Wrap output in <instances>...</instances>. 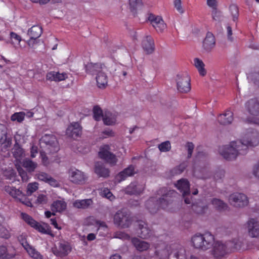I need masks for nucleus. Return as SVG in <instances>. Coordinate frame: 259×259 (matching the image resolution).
<instances>
[{
	"label": "nucleus",
	"instance_id": "nucleus-1",
	"mask_svg": "<svg viewBox=\"0 0 259 259\" xmlns=\"http://www.w3.org/2000/svg\"><path fill=\"white\" fill-rule=\"evenodd\" d=\"M259 144L258 133L250 130L241 139L230 142L220 149V153L226 160L235 161L240 156L245 155L249 147H255Z\"/></svg>",
	"mask_w": 259,
	"mask_h": 259
},
{
	"label": "nucleus",
	"instance_id": "nucleus-2",
	"mask_svg": "<svg viewBox=\"0 0 259 259\" xmlns=\"http://www.w3.org/2000/svg\"><path fill=\"white\" fill-rule=\"evenodd\" d=\"M161 197L155 201L154 197L150 198L146 202V206L151 213H154L159 208L166 209L178 195L175 190L167 191L166 188H162L158 192Z\"/></svg>",
	"mask_w": 259,
	"mask_h": 259
},
{
	"label": "nucleus",
	"instance_id": "nucleus-3",
	"mask_svg": "<svg viewBox=\"0 0 259 259\" xmlns=\"http://www.w3.org/2000/svg\"><path fill=\"white\" fill-rule=\"evenodd\" d=\"M5 191L17 201L21 202L27 206H31L32 203L26 196L19 189L13 186H5Z\"/></svg>",
	"mask_w": 259,
	"mask_h": 259
},
{
	"label": "nucleus",
	"instance_id": "nucleus-4",
	"mask_svg": "<svg viewBox=\"0 0 259 259\" xmlns=\"http://www.w3.org/2000/svg\"><path fill=\"white\" fill-rule=\"evenodd\" d=\"M114 223L121 228H126L131 225L132 219L128 212L122 209L117 211L114 215Z\"/></svg>",
	"mask_w": 259,
	"mask_h": 259
},
{
	"label": "nucleus",
	"instance_id": "nucleus-5",
	"mask_svg": "<svg viewBox=\"0 0 259 259\" xmlns=\"http://www.w3.org/2000/svg\"><path fill=\"white\" fill-rule=\"evenodd\" d=\"M40 145L42 148H46L51 152L59 150L58 143L56 137L52 134H46L40 139Z\"/></svg>",
	"mask_w": 259,
	"mask_h": 259
},
{
	"label": "nucleus",
	"instance_id": "nucleus-6",
	"mask_svg": "<svg viewBox=\"0 0 259 259\" xmlns=\"http://www.w3.org/2000/svg\"><path fill=\"white\" fill-rule=\"evenodd\" d=\"M178 90L181 93H186L191 90L190 78L186 73H179L176 79Z\"/></svg>",
	"mask_w": 259,
	"mask_h": 259
},
{
	"label": "nucleus",
	"instance_id": "nucleus-7",
	"mask_svg": "<svg viewBox=\"0 0 259 259\" xmlns=\"http://www.w3.org/2000/svg\"><path fill=\"white\" fill-rule=\"evenodd\" d=\"M169 257L176 259H187L186 251L183 246L178 243L171 244L166 247Z\"/></svg>",
	"mask_w": 259,
	"mask_h": 259
},
{
	"label": "nucleus",
	"instance_id": "nucleus-8",
	"mask_svg": "<svg viewBox=\"0 0 259 259\" xmlns=\"http://www.w3.org/2000/svg\"><path fill=\"white\" fill-rule=\"evenodd\" d=\"M229 202L233 206L243 207L248 204V199L243 193L236 192L229 196Z\"/></svg>",
	"mask_w": 259,
	"mask_h": 259
},
{
	"label": "nucleus",
	"instance_id": "nucleus-9",
	"mask_svg": "<svg viewBox=\"0 0 259 259\" xmlns=\"http://www.w3.org/2000/svg\"><path fill=\"white\" fill-rule=\"evenodd\" d=\"M69 176L70 181L77 185L84 184L88 179V176L84 172L77 169H70Z\"/></svg>",
	"mask_w": 259,
	"mask_h": 259
},
{
	"label": "nucleus",
	"instance_id": "nucleus-10",
	"mask_svg": "<svg viewBox=\"0 0 259 259\" xmlns=\"http://www.w3.org/2000/svg\"><path fill=\"white\" fill-rule=\"evenodd\" d=\"M211 250V254L215 258L221 259L224 257L228 253L227 246L221 242H214Z\"/></svg>",
	"mask_w": 259,
	"mask_h": 259
},
{
	"label": "nucleus",
	"instance_id": "nucleus-11",
	"mask_svg": "<svg viewBox=\"0 0 259 259\" xmlns=\"http://www.w3.org/2000/svg\"><path fill=\"white\" fill-rule=\"evenodd\" d=\"M99 157L102 159L115 162L117 160L115 155L110 151V147L108 145H104L100 147L98 152Z\"/></svg>",
	"mask_w": 259,
	"mask_h": 259
},
{
	"label": "nucleus",
	"instance_id": "nucleus-12",
	"mask_svg": "<svg viewBox=\"0 0 259 259\" xmlns=\"http://www.w3.org/2000/svg\"><path fill=\"white\" fill-rule=\"evenodd\" d=\"M137 172L135 166L131 164L115 176V182L120 183L121 181L125 180L127 177L133 176Z\"/></svg>",
	"mask_w": 259,
	"mask_h": 259
},
{
	"label": "nucleus",
	"instance_id": "nucleus-13",
	"mask_svg": "<svg viewBox=\"0 0 259 259\" xmlns=\"http://www.w3.org/2000/svg\"><path fill=\"white\" fill-rule=\"evenodd\" d=\"M153 27L158 32H162L166 28V25L160 16L150 15L148 18Z\"/></svg>",
	"mask_w": 259,
	"mask_h": 259
},
{
	"label": "nucleus",
	"instance_id": "nucleus-14",
	"mask_svg": "<svg viewBox=\"0 0 259 259\" xmlns=\"http://www.w3.org/2000/svg\"><path fill=\"white\" fill-rule=\"evenodd\" d=\"M82 128L78 122H72L66 130V135L73 139H75L81 136Z\"/></svg>",
	"mask_w": 259,
	"mask_h": 259
},
{
	"label": "nucleus",
	"instance_id": "nucleus-15",
	"mask_svg": "<svg viewBox=\"0 0 259 259\" xmlns=\"http://www.w3.org/2000/svg\"><path fill=\"white\" fill-rule=\"evenodd\" d=\"M245 107L251 115H259V99L254 98L249 100L246 103Z\"/></svg>",
	"mask_w": 259,
	"mask_h": 259
},
{
	"label": "nucleus",
	"instance_id": "nucleus-16",
	"mask_svg": "<svg viewBox=\"0 0 259 259\" xmlns=\"http://www.w3.org/2000/svg\"><path fill=\"white\" fill-rule=\"evenodd\" d=\"M249 235L253 238L259 237V222L254 219H250L247 222Z\"/></svg>",
	"mask_w": 259,
	"mask_h": 259
},
{
	"label": "nucleus",
	"instance_id": "nucleus-17",
	"mask_svg": "<svg viewBox=\"0 0 259 259\" xmlns=\"http://www.w3.org/2000/svg\"><path fill=\"white\" fill-rule=\"evenodd\" d=\"M142 46L148 54H152L155 50L154 41L150 35H146L143 39Z\"/></svg>",
	"mask_w": 259,
	"mask_h": 259
},
{
	"label": "nucleus",
	"instance_id": "nucleus-18",
	"mask_svg": "<svg viewBox=\"0 0 259 259\" xmlns=\"http://www.w3.org/2000/svg\"><path fill=\"white\" fill-rule=\"evenodd\" d=\"M175 186L182 193L183 197H185L186 195H190V183L187 179H181L178 180Z\"/></svg>",
	"mask_w": 259,
	"mask_h": 259
},
{
	"label": "nucleus",
	"instance_id": "nucleus-19",
	"mask_svg": "<svg viewBox=\"0 0 259 259\" xmlns=\"http://www.w3.org/2000/svg\"><path fill=\"white\" fill-rule=\"evenodd\" d=\"M37 179L39 181H43L48 183L50 185L54 187H57L59 186V183L55 179L51 176L44 172H39L36 175Z\"/></svg>",
	"mask_w": 259,
	"mask_h": 259
},
{
	"label": "nucleus",
	"instance_id": "nucleus-20",
	"mask_svg": "<svg viewBox=\"0 0 259 259\" xmlns=\"http://www.w3.org/2000/svg\"><path fill=\"white\" fill-rule=\"evenodd\" d=\"M138 223L139 229V232H138L139 237L143 239L149 238L152 234V230L148 227L147 224L145 222L139 221Z\"/></svg>",
	"mask_w": 259,
	"mask_h": 259
},
{
	"label": "nucleus",
	"instance_id": "nucleus-21",
	"mask_svg": "<svg viewBox=\"0 0 259 259\" xmlns=\"http://www.w3.org/2000/svg\"><path fill=\"white\" fill-rule=\"evenodd\" d=\"M144 187L137 182L131 183L125 190L126 194L130 195H139L144 190Z\"/></svg>",
	"mask_w": 259,
	"mask_h": 259
},
{
	"label": "nucleus",
	"instance_id": "nucleus-22",
	"mask_svg": "<svg viewBox=\"0 0 259 259\" xmlns=\"http://www.w3.org/2000/svg\"><path fill=\"white\" fill-rule=\"evenodd\" d=\"M202 238L204 239H203L202 244L203 245V247H201V250L205 251L209 248H210L213 245L214 243V237L209 232H205L204 234H202Z\"/></svg>",
	"mask_w": 259,
	"mask_h": 259
},
{
	"label": "nucleus",
	"instance_id": "nucleus-23",
	"mask_svg": "<svg viewBox=\"0 0 259 259\" xmlns=\"http://www.w3.org/2000/svg\"><path fill=\"white\" fill-rule=\"evenodd\" d=\"M215 45V39L214 35L212 33L208 32L203 42L204 49L209 52L214 47Z\"/></svg>",
	"mask_w": 259,
	"mask_h": 259
},
{
	"label": "nucleus",
	"instance_id": "nucleus-24",
	"mask_svg": "<svg viewBox=\"0 0 259 259\" xmlns=\"http://www.w3.org/2000/svg\"><path fill=\"white\" fill-rule=\"evenodd\" d=\"M87 72L91 74H98L101 71H106V68L101 64L90 63L86 65Z\"/></svg>",
	"mask_w": 259,
	"mask_h": 259
},
{
	"label": "nucleus",
	"instance_id": "nucleus-25",
	"mask_svg": "<svg viewBox=\"0 0 259 259\" xmlns=\"http://www.w3.org/2000/svg\"><path fill=\"white\" fill-rule=\"evenodd\" d=\"M218 120L221 124L227 125L230 124L233 120V114L231 111L227 110L224 113L220 114Z\"/></svg>",
	"mask_w": 259,
	"mask_h": 259
},
{
	"label": "nucleus",
	"instance_id": "nucleus-26",
	"mask_svg": "<svg viewBox=\"0 0 259 259\" xmlns=\"http://www.w3.org/2000/svg\"><path fill=\"white\" fill-rule=\"evenodd\" d=\"M132 243L136 249L140 252L146 251L150 247V244L148 242L141 240L137 238H133Z\"/></svg>",
	"mask_w": 259,
	"mask_h": 259
},
{
	"label": "nucleus",
	"instance_id": "nucleus-27",
	"mask_svg": "<svg viewBox=\"0 0 259 259\" xmlns=\"http://www.w3.org/2000/svg\"><path fill=\"white\" fill-rule=\"evenodd\" d=\"M67 77V75L65 73H59V72L51 71L47 74L46 78L47 80L50 81H60L65 79Z\"/></svg>",
	"mask_w": 259,
	"mask_h": 259
},
{
	"label": "nucleus",
	"instance_id": "nucleus-28",
	"mask_svg": "<svg viewBox=\"0 0 259 259\" xmlns=\"http://www.w3.org/2000/svg\"><path fill=\"white\" fill-rule=\"evenodd\" d=\"M72 250L70 244L66 241L60 242L59 243V255L61 256H67Z\"/></svg>",
	"mask_w": 259,
	"mask_h": 259
},
{
	"label": "nucleus",
	"instance_id": "nucleus-29",
	"mask_svg": "<svg viewBox=\"0 0 259 259\" xmlns=\"http://www.w3.org/2000/svg\"><path fill=\"white\" fill-rule=\"evenodd\" d=\"M211 204L217 210L220 212L227 210L229 208L227 203L224 202V201L218 198L212 199Z\"/></svg>",
	"mask_w": 259,
	"mask_h": 259
},
{
	"label": "nucleus",
	"instance_id": "nucleus-30",
	"mask_svg": "<svg viewBox=\"0 0 259 259\" xmlns=\"http://www.w3.org/2000/svg\"><path fill=\"white\" fill-rule=\"evenodd\" d=\"M117 114L110 111H105L104 113L103 120L105 124L107 125H113L116 121Z\"/></svg>",
	"mask_w": 259,
	"mask_h": 259
},
{
	"label": "nucleus",
	"instance_id": "nucleus-31",
	"mask_svg": "<svg viewBox=\"0 0 259 259\" xmlns=\"http://www.w3.org/2000/svg\"><path fill=\"white\" fill-rule=\"evenodd\" d=\"M16 255L14 249L8 250L6 246H0V259H12Z\"/></svg>",
	"mask_w": 259,
	"mask_h": 259
},
{
	"label": "nucleus",
	"instance_id": "nucleus-32",
	"mask_svg": "<svg viewBox=\"0 0 259 259\" xmlns=\"http://www.w3.org/2000/svg\"><path fill=\"white\" fill-rule=\"evenodd\" d=\"M0 144L6 148L11 144V140L7 137L6 129L3 126L0 127Z\"/></svg>",
	"mask_w": 259,
	"mask_h": 259
},
{
	"label": "nucleus",
	"instance_id": "nucleus-33",
	"mask_svg": "<svg viewBox=\"0 0 259 259\" xmlns=\"http://www.w3.org/2000/svg\"><path fill=\"white\" fill-rule=\"evenodd\" d=\"M93 203L91 199H86L82 200H76L73 203L74 207L79 209H86L88 208Z\"/></svg>",
	"mask_w": 259,
	"mask_h": 259
},
{
	"label": "nucleus",
	"instance_id": "nucleus-34",
	"mask_svg": "<svg viewBox=\"0 0 259 259\" xmlns=\"http://www.w3.org/2000/svg\"><path fill=\"white\" fill-rule=\"evenodd\" d=\"M203 239H204L202 238V234L196 233L193 235L191 238V243L193 247L195 248L201 250V247L204 246L202 245L203 244L202 243Z\"/></svg>",
	"mask_w": 259,
	"mask_h": 259
},
{
	"label": "nucleus",
	"instance_id": "nucleus-35",
	"mask_svg": "<svg viewBox=\"0 0 259 259\" xmlns=\"http://www.w3.org/2000/svg\"><path fill=\"white\" fill-rule=\"evenodd\" d=\"M42 32V28L39 25H34L28 29V35L32 38H39Z\"/></svg>",
	"mask_w": 259,
	"mask_h": 259
},
{
	"label": "nucleus",
	"instance_id": "nucleus-36",
	"mask_svg": "<svg viewBox=\"0 0 259 259\" xmlns=\"http://www.w3.org/2000/svg\"><path fill=\"white\" fill-rule=\"evenodd\" d=\"M95 172L99 177L107 178L109 176L110 171L108 168L105 167L103 164L98 163L95 167Z\"/></svg>",
	"mask_w": 259,
	"mask_h": 259
},
{
	"label": "nucleus",
	"instance_id": "nucleus-37",
	"mask_svg": "<svg viewBox=\"0 0 259 259\" xmlns=\"http://www.w3.org/2000/svg\"><path fill=\"white\" fill-rule=\"evenodd\" d=\"M67 207L66 203L63 200L54 201L51 205V210L53 212H62L65 210Z\"/></svg>",
	"mask_w": 259,
	"mask_h": 259
},
{
	"label": "nucleus",
	"instance_id": "nucleus-38",
	"mask_svg": "<svg viewBox=\"0 0 259 259\" xmlns=\"http://www.w3.org/2000/svg\"><path fill=\"white\" fill-rule=\"evenodd\" d=\"M106 71H101L97 75L96 81L99 88H104L107 84V76Z\"/></svg>",
	"mask_w": 259,
	"mask_h": 259
},
{
	"label": "nucleus",
	"instance_id": "nucleus-39",
	"mask_svg": "<svg viewBox=\"0 0 259 259\" xmlns=\"http://www.w3.org/2000/svg\"><path fill=\"white\" fill-rule=\"evenodd\" d=\"M194 65L197 69L199 74L201 76H205L206 74V71L204 68V64L198 58H195L194 60Z\"/></svg>",
	"mask_w": 259,
	"mask_h": 259
},
{
	"label": "nucleus",
	"instance_id": "nucleus-40",
	"mask_svg": "<svg viewBox=\"0 0 259 259\" xmlns=\"http://www.w3.org/2000/svg\"><path fill=\"white\" fill-rule=\"evenodd\" d=\"M25 250L29 255L33 259H42V255L32 246L26 248Z\"/></svg>",
	"mask_w": 259,
	"mask_h": 259
},
{
	"label": "nucleus",
	"instance_id": "nucleus-41",
	"mask_svg": "<svg viewBox=\"0 0 259 259\" xmlns=\"http://www.w3.org/2000/svg\"><path fill=\"white\" fill-rule=\"evenodd\" d=\"M13 155L16 159V162H21L25 156L24 150L20 147H16L13 151Z\"/></svg>",
	"mask_w": 259,
	"mask_h": 259
},
{
	"label": "nucleus",
	"instance_id": "nucleus-42",
	"mask_svg": "<svg viewBox=\"0 0 259 259\" xmlns=\"http://www.w3.org/2000/svg\"><path fill=\"white\" fill-rule=\"evenodd\" d=\"M10 38L11 44L16 48L17 47V45H19L22 40L21 37L14 32L10 33Z\"/></svg>",
	"mask_w": 259,
	"mask_h": 259
},
{
	"label": "nucleus",
	"instance_id": "nucleus-43",
	"mask_svg": "<svg viewBox=\"0 0 259 259\" xmlns=\"http://www.w3.org/2000/svg\"><path fill=\"white\" fill-rule=\"evenodd\" d=\"M186 163H180V164L170 170V174L174 176L175 175H180L182 173L186 168Z\"/></svg>",
	"mask_w": 259,
	"mask_h": 259
},
{
	"label": "nucleus",
	"instance_id": "nucleus-44",
	"mask_svg": "<svg viewBox=\"0 0 259 259\" xmlns=\"http://www.w3.org/2000/svg\"><path fill=\"white\" fill-rule=\"evenodd\" d=\"M21 218L29 225L30 227H33L36 225V221L34 220L30 215L28 214L22 212L21 213Z\"/></svg>",
	"mask_w": 259,
	"mask_h": 259
},
{
	"label": "nucleus",
	"instance_id": "nucleus-45",
	"mask_svg": "<svg viewBox=\"0 0 259 259\" xmlns=\"http://www.w3.org/2000/svg\"><path fill=\"white\" fill-rule=\"evenodd\" d=\"M38 232L43 234L52 235V231L48 228H46L44 226L36 222V225L33 227Z\"/></svg>",
	"mask_w": 259,
	"mask_h": 259
},
{
	"label": "nucleus",
	"instance_id": "nucleus-46",
	"mask_svg": "<svg viewBox=\"0 0 259 259\" xmlns=\"http://www.w3.org/2000/svg\"><path fill=\"white\" fill-rule=\"evenodd\" d=\"M15 165L18 171L19 175L21 177L22 181L23 182H27L29 180V177L27 172L22 167H21L20 164H19V163H16Z\"/></svg>",
	"mask_w": 259,
	"mask_h": 259
},
{
	"label": "nucleus",
	"instance_id": "nucleus-47",
	"mask_svg": "<svg viewBox=\"0 0 259 259\" xmlns=\"http://www.w3.org/2000/svg\"><path fill=\"white\" fill-rule=\"evenodd\" d=\"M192 210L197 214H202L206 212L208 209V205L199 206L193 204L192 206Z\"/></svg>",
	"mask_w": 259,
	"mask_h": 259
},
{
	"label": "nucleus",
	"instance_id": "nucleus-48",
	"mask_svg": "<svg viewBox=\"0 0 259 259\" xmlns=\"http://www.w3.org/2000/svg\"><path fill=\"white\" fill-rule=\"evenodd\" d=\"M104 114L103 113L101 108L98 106H95L93 108V117L94 118L97 120H100L101 119H103Z\"/></svg>",
	"mask_w": 259,
	"mask_h": 259
},
{
	"label": "nucleus",
	"instance_id": "nucleus-49",
	"mask_svg": "<svg viewBox=\"0 0 259 259\" xmlns=\"http://www.w3.org/2000/svg\"><path fill=\"white\" fill-rule=\"evenodd\" d=\"M25 116V112H16L12 115L11 119L13 121L20 123L24 120Z\"/></svg>",
	"mask_w": 259,
	"mask_h": 259
},
{
	"label": "nucleus",
	"instance_id": "nucleus-50",
	"mask_svg": "<svg viewBox=\"0 0 259 259\" xmlns=\"http://www.w3.org/2000/svg\"><path fill=\"white\" fill-rule=\"evenodd\" d=\"M171 144L169 141H166L159 144L158 148L161 152H166L171 149Z\"/></svg>",
	"mask_w": 259,
	"mask_h": 259
},
{
	"label": "nucleus",
	"instance_id": "nucleus-51",
	"mask_svg": "<svg viewBox=\"0 0 259 259\" xmlns=\"http://www.w3.org/2000/svg\"><path fill=\"white\" fill-rule=\"evenodd\" d=\"M3 174L6 178L9 180L15 179L16 176L15 170L11 167H9L8 169L4 170Z\"/></svg>",
	"mask_w": 259,
	"mask_h": 259
},
{
	"label": "nucleus",
	"instance_id": "nucleus-52",
	"mask_svg": "<svg viewBox=\"0 0 259 259\" xmlns=\"http://www.w3.org/2000/svg\"><path fill=\"white\" fill-rule=\"evenodd\" d=\"M17 239L22 246L24 247L25 250L26 248H28L30 246L27 241V235L25 234L22 233L17 237Z\"/></svg>",
	"mask_w": 259,
	"mask_h": 259
},
{
	"label": "nucleus",
	"instance_id": "nucleus-53",
	"mask_svg": "<svg viewBox=\"0 0 259 259\" xmlns=\"http://www.w3.org/2000/svg\"><path fill=\"white\" fill-rule=\"evenodd\" d=\"M38 188V184L36 182L29 183L27 187V195H31L33 192L36 191Z\"/></svg>",
	"mask_w": 259,
	"mask_h": 259
},
{
	"label": "nucleus",
	"instance_id": "nucleus-54",
	"mask_svg": "<svg viewBox=\"0 0 259 259\" xmlns=\"http://www.w3.org/2000/svg\"><path fill=\"white\" fill-rule=\"evenodd\" d=\"M19 164L29 172L33 171L37 166V163H19Z\"/></svg>",
	"mask_w": 259,
	"mask_h": 259
},
{
	"label": "nucleus",
	"instance_id": "nucleus-55",
	"mask_svg": "<svg viewBox=\"0 0 259 259\" xmlns=\"http://www.w3.org/2000/svg\"><path fill=\"white\" fill-rule=\"evenodd\" d=\"M100 194L101 196L108 198L110 200H112L114 198V196L108 188H104L101 190Z\"/></svg>",
	"mask_w": 259,
	"mask_h": 259
},
{
	"label": "nucleus",
	"instance_id": "nucleus-56",
	"mask_svg": "<svg viewBox=\"0 0 259 259\" xmlns=\"http://www.w3.org/2000/svg\"><path fill=\"white\" fill-rule=\"evenodd\" d=\"M229 9L232 14L233 20L235 21L237 19L239 14L237 6L236 5L232 4L230 5Z\"/></svg>",
	"mask_w": 259,
	"mask_h": 259
},
{
	"label": "nucleus",
	"instance_id": "nucleus-57",
	"mask_svg": "<svg viewBox=\"0 0 259 259\" xmlns=\"http://www.w3.org/2000/svg\"><path fill=\"white\" fill-rule=\"evenodd\" d=\"M129 4L132 11L137 10L142 6V0H129Z\"/></svg>",
	"mask_w": 259,
	"mask_h": 259
},
{
	"label": "nucleus",
	"instance_id": "nucleus-58",
	"mask_svg": "<svg viewBox=\"0 0 259 259\" xmlns=\"http://www.w3.org/2000/svg\"><path fill=\"white\" fill-rule=\"evenodd\" d=\"M185 147L188 152L187 157L190 158L193 152L194 145L192 142H188L186 144Z\"/></svg>",
	"mask_w": 259,
	"mask_h": 259
},
{
	"label": "nucleus",
	"instance_id": "nucleus-59",
	"mask_svg": "<svg viewBox=\"0 0 259 259\" xmlns=\"http://www.w3.org/2000/svg\"><path fill=\"white\" fill-rule=\"evenodd\" d=\"M197 152L196 155V157L198 159H203L208 156V154L205 150H199L197 149Z\"/></svg>",
	"mask_w": 259,
	"mask_h": 259
},
{
	"label": "nucleus",
	"instance_id": "nucleus-60",
	"mask_svg": "<svg viewBox=\"0 0 259 259\" xmlns=\"http://www.w3.org/2000/svg\"><path fill=\"white\" fill-rule=\"evenodd\" d=\"M96 224L98 226L99 230L102 229L104 231H107L108 227L105 222L100 220H97L96 221Z\"/></svg>",
	"mask_w": 259,
	"mask_h": 259
},
{
	"label": "nucleus",
	"instance_id": "nucleus-61",
	"mask_svg": "<svg viewBox=\"0 0 259 259\" xmlns=\"http://www.w3.org/2000/svg\"><path fill=\"white\" fill-rule=\"evenodd\" d=\"M181 3V0H175L174 1L175 7L179 13L182 14L184 13V10Z\"/></svg>",
	"mask_w": 259,
	"mask_h": 259
},
{
	"label": "nucleus",
	"instance_id": "nucleus-62",
	"mask_svg": "<svg viewBox=\"0 0 259 259\" xmlns=\"http://www.w3.org/2000/svg\"><path fill=\"white\" fill-rule=\"evenodd\" d=\"M36 202L38 204H45L47 202V197L44 194H39L37 197Z\"/></svg>",
	"mask_w": 259,
	"mask_h": 259
},
{
	"label": "nucleus",
	"instance_id": "nucleus-63",
	"mask_svg": "<svg viewBox=\"0 0 259 259\" xmlns=\"http://www.w3.org/2000/svg\"><path fill=\"white\" fill-rule=\"evenodd\" d=\"M225 176V171L223 169L219 170L214 175V178L216 181L222 179Z\"/></svg>",
	"mask_w": 259,
	"mask_h": 259
},
{
	"label": "nucleus",
	"instance_id": "nucleus-64",
	"mask_svg": "<svg viewBox=\"0 0 259 259\" xmlns=\"http://www.w3.org/2000/svg\"><path fill=\"white\" fill-rule=\"evenodd\" d=\"M252 174L255 178L259 179V163L255 164L253 167Z\"/></svg>",
	"mask_w": 259,
	"mask_h": 259
}]
</instances>
